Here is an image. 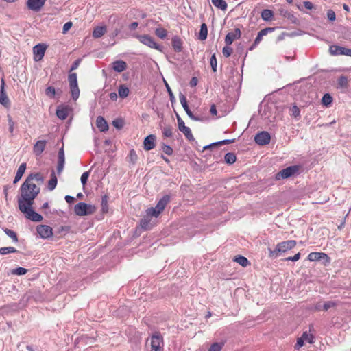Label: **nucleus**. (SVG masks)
I'll return each instance as SVG.
<instances>
[{"label": "nucleus", "instance_id": "nucleus-18", "mask_svg": "<svg viewBox=\"0 0 351 351\" xmlns=\"http://www.w3.org/2000/svg\"><path fill=\"white\" fill-rule=\"evenodd\" d=\"M46 143H47L46 141H42V140L38 141L34 145V147H33L34 153L36 156L40 155L45 148Z\"/></svg>", "mask_w": 351, "mask_h": 351}, {"label": "nucleus", "instance_id": "nucleus-26", "mask_svg": "<svg viewBox=\"0 0 351 351\" xmlns=\"http://www.w3.org/2000/svg\"><path fill=\"white\" fill-rule=\"evenodd\" d=\"M211 2L215 7L223 11L227 10L228 5L224 0H211Z\"/></svg>", "mask_w": 351, "mask_h": 351}, {"label": "nucleus", "instance_id": "nucleus-40", "mask_svg": "<svg viewBox=\"0 0 351 351\" xmlns=\"http://www.w3.org/2000/svg\"><path fill=\"white\" fill-rule=\"evenodd\" d=\"M156 35L160 38H165L167 36V31L163 28H157L155 30Z\"/></svg>", "mask_w": 351, "mask_h": 351}, {"label": "nucleus", "instance_id": "nucleus-58", "mask_svg": "<svg viewBox=\"0 0 351 351\" xmlns=\"http://www.w3.org/2000/svg\"><path fill=\"white\" fill-rule=\"evenodd\" d=\"M292 115L295 117H300V110L299 108L296 106H294L293 108H292Z\"/></svg>", "mask_w": 351, "mask_h": 351}, {"label": "nucleus", "instance_id": "nucleus-64", "mask_svg": "<svg viewBox=\"0 0 351 351\" xmlns=\"http://www.w3.org/2000/svg\"><path fill=\"white\" fill-rule=\"evenodd\" d=\"M65 200L67 203L71 204L75 200V198L73 196L71 195H66L65 196Z\"/></svg>", "mask_w": 351, "mask_h": 351}, {"label": "nucleus", "instance_id": "nucleus-3", "mask_svg": "<svg viewBox=\"0 0 351 351\" xmlns=\"http://www.w3.org/2000/svg\"><path fill=\"white\" fill-rule=\"evenodd\" d=\"M169 201V197L165 195L162 197L160 200L157 203L155 208H149L146 210L147 214L152 217H158L160 214L164 210L165 206Z\"/></svg>", "mask_w": 351, "mask_h": 351}, {"label": "nucleus", "instance_id": "nucleus-8", "mask_svg": "<svg viewBox=\"0 0 351 351\" xmlns=\"http://www.w3.org/2000/svg\"><path fill=\"white\" fill-rule=\"evenodd\" d=\"M308 259L310 261H324V265H327L330 262V258L328 256L323 252H311L308 256Z\"/></svg>", "mask_w": 351, "mask_h": 351}, {"label": "nucleus", "instance_id": "nucleus-22", "mask_svg": "<svg viewBox=\"0 0 351 351\" xmlns=\"http://www.w3.org/2000/svg\"><path fill=\"white\" fill-rule=\"evenodd\" d=\"M106 31L107 29L105 25L97 26L93 29V36L95 38H100L106 32Z\"/></svg>", "mask_w": 351, "mask_h": 351}, {"label": "nucleus", "instance_id": "nucleus-62", "mask_svg": "<svg viewBox=\"0 0 351 351\" xmlns=\"http://www.w3.org/2000/svg\"><path fill=\"white\" fill-rule=\"evenodd\" d=\"M303 4L305 8H306L307 10H312L314 8L313 3L308 1H304Z\"/></svg>", "mask_w": 351, "mask_h": 351}, {"label": "nucleus", "instance_id": "nucleus-16", "mask_svg": "<svg viewBox=\"0 0 351 351\" xmlns=\"http://www.w3.org/2000/svg\"><path fill=\"white\" fill-rule=\"evenodd\" d=\"M156 136L154 134L148 135L143 141L144 149L147 151L151 150L155 147Z\"/></svg>", "mask_w": 351, "mask_h": 351}, {"label": "nucleus", "instance_id": "nucleus-52", "mask_svg": "<svg viewBox=\"0 0 351 351\" xmlns=\"http://www.w3.org/2000/svg\"><path fill=\"white\" fill-rule=\"evenodd\" d=\"M8 121L9 125V131L10 133H12L14 131V122L12 120V117L9 115L8 116Z\"/></svg>", "mask_w": 351, "mask_h": 351}, {"label": "nucleus", "instance_id": "nucleus-37", "mask_svg": "<svg viewBox=\"0 0 351 351\" xmlns=\"http://www.w3.org/2000/svg\"><path fill=\"white\" fill-rule=\"evenodd\" d=\"M26 179L30 180V183H34V180L43 182L44 180L43 177L40 173L30 174Z\"/></svg>", "mask_w": 351, "mask_h": 351}, {"label": "nucleus", "instance_id": "nucleus-15", "mask_svg": "<svg viewBox=\"0 0 351 351\" xmlns=\"http://www.w3.org/2000/svg\"><path fill=\"white\" fill-rule=\"evenodd\" d=\"M5 82L3 80H1V90H0V104L5 107L10 106V100L6 95L4 89Z\"/></svg>", "mask_w": 351, "mask_h": 351}, {"label": "nucleus", "instance_id": "nucleus-43", "mask_svg": "<svg viewBox=\"0 0 351 351\" xmlns=\"http://www.w3.org/2000/svg\"><path fill=\"white\" fill-rule=\"evenodd\" d=\"M69 86L77 84L76 73H71L69 75Z\"/></svg>", "mask_w": 351, "mask_h": 351}, {"label": "nucleus", "instance_id": "nucleus-46", "mask_svg": "<svg viewBox=\"0 0 351 351\" xmlns=\"http://www.w3.org/2000/svg\"><path fill=\"white\" fill-rule=\"evenodd\" d=\"M162 134L166 137H171L172 136V128L170 126H166L162 130Z\"/></svg>", "mask_w": 351, "mask_h": 351}, {"label": "nucleus", "instance_id": "nucleus-55", "mask_svg": "<svg viewBox=\"0 0 351 351\" xmlns=\"http://www.w3.org/2000/svg\"><path fill=\"white\" fill-rule=\"evenodd\" d=\"M73 24L71 22L66 23L62 28V33L66 34L72 27Z\"/></svg>", "mask_w": 351, "mask_h": 351}, {"label": "nucleus", "instance_id": "nucleus-10", "mask_svg": "<svg viewBox=\"0 0 351 351\" xmlns=\"http://www.w3.org/2000/svg\"><path fill=\"white\" fill-rule=\"evenodd\" d=\"M177 119L179 130L185 135L187 139L189 141L194 140L191 129L185 125L184 122L178 115H177Z\"/></svg>", "mask_w": 351, "mask_h": 351}, {"label": "nucleus", "instance_id": "nucleus-38", "mask_svg": "<svg viewBox=\"0 0 351 351\" xmlns=\"http://www.w3.org/2000/svg\"><path fill=\"white\" fill-rule=\"evenodd\" d=\"M16 252V250L13 247H4L0 248V254L2 255H5L10 253H14Z\"/></svg>", "mask_w": 351, "mask_h": 351}, {"label": "nucleus", "instance_id": "nucleus-11", "mask_svg": "<svg viewBox=\"0 0 351 351\" xmlns=\"http://www.w3.org/2000/svg\"><path fill=\"white\" fill-rule=\"evenodd\" d=\"M36 230L40 237L43 239H47L53 235L52 228L47 225H39L36 228Z\"/></svg>", "mask_w": 351, "mask_h": 351}, {"label": "nucleus", "instance_id": "nucleus-19", "mask_svg": "<svg viewBox=\"0 0 351 351\" xmlns=\"http://www.w3.org/2000/svg\"><path fill=\"white\" fill-rule=\"evenodd\" d=\"M70 108L68 106H58L56 110V115L62 120H64L69 114Z\"/></svg>", "mask_w": 351, "mask_h": 351}, {"label": "nucleus", "instance_id": "nucleus-63", "mask_svg": "<svg viewBox=\"0 0 351 351\" xmlns=\"http://www.w3.org/2000/svg\"><path fill=\"white\" fill-rule=\"evenodd\" d=\"M58 161H64V153L63 148H61L58 152Z\"/></svg>", "mask_w": 351, "mask_h": 351}, {"label": "nucleus", "instance_id": "nucleus-51", "mask_svg": "<svg viewBox=\"0 0 351 351\" xmlns=\"http://www.w3.org/2000/svg\"><path fill=\"white\" fill-rule=\"evenodd\" d=\"M179 99H180V104L182 106V107H186V106L188 105L187 101H186V98L184 94H182V93L179 94Z\"/></svg>", "mask_w": 351, "mask_h": 351}, {"label": "nucleus", "instance_id": "nucleus-2", "mask_svg": "<svg viewBox=\"0 0 351 351\" xmlns=\"http://www.w3.org/2000/svg\"><path fill=\"white\" fill-rule=\"evenodd\" d=\"M295 245L296 241L294 240L280 242L276 245L274 250H269V255L270 257H277L278 253H285L288 250L293 249Z\"/></svg>", "mask_w": 351, "mask_h": 351}, {"label": "nucleus", "instance_id": "nucleus-44", "mask_svg": "<svg viewBox=\"0 0 351 351\" xmlns=\"http://www.w3.org/2000/svg\"><path fill=\"white\" fill-rule=\"evenodd\" d=\"M27 271V270L23 267H18L12 270V274L21 276L25 274Z\"/></svg>", "mask_w": 351, "mask_h": 351}, {"label": "nucleus", "instance_id": "nucleus-61", "mask_svg": "<svg viewBox=\"0 0 351 351\" xmlns=\"http://www.w3.org/2000/svg\"><path fill=\"white\" fill-rule=\"evenodd\" d=\"M304 341H303V339L302 337H300L297 340V343H296V344L295 346V348H297V349L300 348H301L302 346H304Z\"/></svg>", "mask_w": 351, "mask_h": 351}, {"label": "nucleus", "instance_id": "nucleus-24", "mask_svg": "<svg viewBox=\"0 0 351 351\" xmlns=\"http://www.w3.org/2000/svg\"><path fill=\"white\" fill-rule=\"evenodd\" d=\"M172 45L175 51H181L182 49V41L178 36H174L172 38Z\"/></svg>", "mask_w": 351, "mask_h": 351}, {"label": "nucleus", "instance_id": "nucleus-1", "mask_svg": "<svg viewBox=\"0 0 351 351\" xmlns=\"http://www.w3.org/2000/svg\"><path fill=\"white\" fill-rule=\"evenodd\" d=\"M39 193L40 187L35 183H30L29 179H26L20 188L18 197L19 210L27 219L36 222L43 220V217L33 209L34 199Z\"/></svg>", "mask_w": 351, "mask_h": 351}, {"label": "nucleus", "instance_id": "nucleus-17", "mask_svg": "<svg viewBox=\"0 0 351 351\" xmlns=\"http://www.w3.org/2000/svg\"><path fill=\"white\" fill-rule=\"evenodd\" d=\"M274 30V28H273V27H267V28H265V29L261 30L258 33V35L254 40V43L253 45V46L251 47V49L261 41V40L264 36H266L269 32H272Z\"/></svg>", "mask_w": 351, "mask_h": 351}, {"label": "nucleus", "instance_id": "nucleus-23", "mask_svg": "<svg viewBox=\"0 0 351 351\" xmlns=\"http://www.w3.org/2000/svg\"><path fill=\"white\" fill-rule=\"evenodd\" d=\"M25 169H26V164L25 163H22L19 166V167L18 168L14 180V184H16V182H18L21 180V178H22L23 175L25 173Z\"/></svg>", "mask_w": 351, "mask_h": 351}, {"label": "nucleus", "instance_id": "nucleus-4", "mask_svg": "<svg viewBox=\"0 0 351 351\" xmlns=\"http://www.w3.org/2000/svg\"><path fill=\"white\" fill-rule=\"evenodd\" d=\"M96 211V207L92 204L80 202L74 206V213L77 216H86L93 214Z\"/></svg>", "mask_w": 351, "mask_h": 351}, {"label": "nucleus", "instance_id": "nucleus-48", "mask_svg": "<svg viewBox=\"0 0 351 351\" xmlns=\"http://www.w3.org/2000/svg\"><path fill=\"white\" fill-rule=\"evenodd\" d=\"M338 83L341 87H346L348 85V80L346 76H341L338 80Z\"/></svg>", "mask_w": 351, "mask_h": 351}, {"label": "nucleus", "instance_id": "nucleus-60", "mask_svg": "<svg viewBox=\"0 0 351 351\" xmlns=\"http://www.w3.org/2000/svg\"><path fill=\"white\" fill-rule=\"evenodd\" d=\"M64 161H58V167H57V171L58 174H60L64 169Z\"/></svg>", "mask_w": 351, "mask_h": 351}, {"label": "nucleus", "instance_id": "nucleus-56", "mask_svg": "<svg viewBox=\"0 0 351 351\" xmlns=\"http://www.w3.org/2000/svg\"><path fill=\"white\" fill-rule=\"evenodd\" d=\"M183 108L184 109V110H185L186 113L187 114V115H188V116H189L191 119H193V120H197V118H195V117L193 116V114L192 112L190 110V109H189V108L188 105L186 106V107H183Z\"/></svg>", "mask_w": 351, "mask_h": 351}, {"label": "nucleus", "instance_id": "nucleus-27", "mask_svg": "<svg viewBox=\"0 0 351 351\" xmlns=\"http://www.w3.org/2000/svg\"><path fill=\"white\" fill-rule=\"evenodd\" d=\"M261 18L265 21H271L274 16V13L271 10L265 9L261 12Z\"/></svg>", "mask_w": 351, "mask_h": 351}, {"label": "nucleus", "instance_id": "nucleus-50", "mask_svg": "<svg viewBox=\"0 0 351 351\" xmlns=\"http://www.w3.org/2000/svg\"><path fill=\"white\" fill-rule=\"evenodd\" d=\"M88 176H89L88 171H86V172L83 173L82 175L81 176L80 180H81L82 184L84 186L86 184Z\"/></svg>", "mask_w": 351, "mask_h": 351}, {"label": "nucleus", "instance_id": "nucleus-13", "mask_svg": "<svg viewBox=\"0 0 351 351\" xmlns=\"http://www.w3.org/2000/svg\"><path fill=\"white\" fill-rule=\"evenodd\" d=\"M46 0H27V8L34 12H38L41 10L45 3Z\"/></svg>", "mask_w": 351, "mask_h": 351}, {"label": "nucleus", "instance_id": "nucleus-45", "mask_svg": "<svg viewBox=\"0 0 351 351\" xmlns=\"http://www.w3.org/2000/svg\"><path fill=\"white\" fill-rule=\"evenodd\" d=\"M210 66L212 67V69L214 72L216 71L217 70V58L215 57V55L213 54L211 58H210Z\"/></svg>", "mask_w": 351, "mask_h": 351}, {"label": "nucleus", "instance_id": "nucleus-32", "mask_svg": "<svg viewBox=\"0 0 351 351\" xmlns=\"http://www.w3.org/2000/svg\"><path fill=\"white\" fill-rule=\"evenodd\" d=\"M129 92L130 90L128 88L124 85L120 86L118 90L119 95L121 98L127 97L128 96Z\"/></svg>", "mask_w": 351, "mask_h": 351}, {"label": "nucleus", "instance_id": "nucleus-34", "mask_svg": "<svg viewBox=\"0 0 351 351\" xmlns=\"http://www.w3.org/2000/svg\"><path fill=\"white\" fill-rule=\"evenodd\" d=\"M51 176V178L48 182V188L50 191H52L56 188V186L57 185V178H56L54 171L52 172Z\"/></svg>", "mask_w": 351, "mask_h": 351}, {"label": "nucleus", "instance_id": "nucleus-9", "mask_svg": "<svg viewBox=\"0 0 351 351\" xmlns=\"http://www.w3.org/2000/svg\"><path fill=\"white\" fill-rule=\"evenodd\" d=\"M270 134L269 132L265 131L258 133L254 137L255 142L260 145L268 144L270 142Z\"/></svg>", "mask_w": 351, "mask_h": 351}, {"label": "nucleus", "instance_id": "nucleus-33", "mask_svg": "<svg viewBox=\"0 0 351 351\" xmlns=\"http://www.w3.org/2000/svg\"><path fill=\"white\" fill-rule=\"evenodd\" d=\"M128 158V162L130 163H131L132 165L136 164V162L138 160V156L134 149H131L130 151Z\"/></svg>", "mask_w": 351, "mask_h": 351}, {"label": "nucleus", "instance_id": "nucleus-14", "mask_svg": "<svg viewBox=\"0 0 351 351\" xmlns=\"http://www.w3.org/2000/svg\"><path fill=\"white\" fill-rule=\"evenodd\" d=\"M241 32L239 28L235 29L234 32H229L225 38V43L227 45H230L232 42L241 37Z\"/></svg>", "mask_w": 351, "mask_h": 351}, {"label": "nucleus", "instance_id": "nucleus-49", "mask_svg": "<svg viewBox=\"0 0 351 351\" xmlns=\"http://www.w3.org/2000/svg\"><path fill=\"white\" fill-rule=\"evenodd\" d=\"M222 52L224 56L229 57L232 52V49L231 47L226 46L223 48Z\"/></svg>", "mask_w": 351, "mask_h": 351}, {"label": "nucleus", "instance_id": "nucleus-6", "mask_svg": "<svg viewBox=\"0 0 351 351\" xmlns=\"http://www.w3.org/2000/svg\"><path fill=\"white\" fill-rule=\"evenodd\" d=\"M299 169V166L297 165L288 167L278 172L276 176V178L277 180H280L290 178L295 174H298Z\"/></svg>", "mask_w": 351, "mask_h": 351}, {"label": "nucleus", "instance_id": "nucleus-59", "mask_svg": "<svg viewBox=\"0 0 351 351\" xmlns=\"http://www.w3.org/2000/svg\"><path fill=\"white\" fill-rule=\"evenodd\" d=\"M300 253L298 252L296 254H295L293 256H289V257L287 258L285 260L286 261H297L300 259Z\"/></svg>", "mask_w": 351, "mask_h": 351}, {"label": "nucleus", "instance_id": "nucleus-7", "mask_svg": "<svg viewBox=\"0 0 351 351\" xmlns=\"http://www.w3.org/2000/svg\"><path fill=\"white\" fill-rule=\"evenodd\" d=\"M151 350L150 351H162L163 346L162 338L158 334L154 335L151 339Z\"/></svg>", "mask_w": 351, "mask_h": 351}, {"label": "nucleus", "instance_id": "nucleus-25", "mask_svg": "<svg viewBox=\"0 0 351 351\" xmlns=\"http://www.w3.org/2000/svg\"><path fill=\"white\" fill-rule=\"evenodd\" d=\"M344 47L338 45H332L329 48V52L332 56L343 55Z\"/></svg>", "mask_w": 351, "mask_h": 351}, {"label": "nucleus", "instance_id": "nucleus-54", "mask_svg": "<svg viewBox=\"0 0 351 351\" xmlns=\"http://www.w3.org/2000/svg\"><path fill=\"white\" fill-rule=\"evenodd\" d=\"M112 125L116 128H118V129H120L123 127V122L122 120L121 119H116L114 121H112Z\"/></svg>", "mask_w": 351, "mask_h": 351}, {"label": "nucleus", "instance_id": "nucleus-35", "mask_svg": "<svg viewBox=\"0 0 351 351\" xmlns=\"http://www.w3.org/2000/svg\"><path fill=\"white\" fill-rule=\"evenodd\" d=\"M70 88H71L72 98L74 100H77L80 96V89L78 88V85L76 84V85L70 86Z\"/></svg>", "mask_w": 351, "mask_h": 351}, {"label": "nucleus", "instance_id": "nucleus-47", "mask_svg": "<svg viewBox=\"0 0 351 351\" xmlns=\"http://www.w3.org/2000/svg\"><path fill=\"white\" fill-rule=\"evenodd\" d=\"M336 306V303L333 301H328L324 304L323 310L328 311L329 308L335 307Z\"/></svg>", "mask_w": 351, "mask_h": 351}, {"label": "nucleus", "instance_id": "nucleus-5", "mask_svg": "<svg viewBox=\"0 0 351 351\" xmlns=\"http://www.w3.org/2000/svg\"><path fill=\"white\" fill-rule=\"evenodd\" d=\"M133 36L136 38L142 44L152 48L157 49L160 51H162V47L156 44L152 37L149 35H139L137 34H133Z\"/></svg>", "mask_w": 351, "mask_h": 351}, {"label": "nucleus", "instance_id": "nucleus-28", "mask_svg": "<svg viewBox=\"0 0 351 351\" xmlns=\"http://www.w3.org/2000/svg\"><path fill=\"white\" fill-rule=\"evenodd\" d=\"M152 217L147 213L141 221V226L144 229H148L150 227V221Z\"/></svg>", "mask_w": 351, "mask_h": 351}, {"label": "nucleus", "instance_id": "nucleus-42", "mask_svg": "<svg viewBox=\"0 0 351 351\" xmlns=\"http://www.w3.org/2000/svg\"><path fill=\"white\" fill-rule=\"evenodd\" d=\"M45 94L50 98H53L56 95V90L53 86H49L45 90Z\"/></svg>", "mask_w": 351, "mask_h": 351}, {"label": "nucleus", "instance_id": "nucleus-12", "mask_svg": "<svg viewBox=\"0 0 351 351\" xmlns=\"http://www.w3.org/2000/svg\"><path fill=\"white\" fill-rule=\"evenodd\" d=\"M46 49L47 47L44 44H38L34 47L33 52L35 61H39L43 58Z\"/></svg>", "mask_w": 351, "mask_h": 351}, {"label": "nucleus", "instance_id": "nucleus-36", "mask_svg": "<svg viewBox=\"0 0 351 351\" xmlns=\"http://www.w3.org/2000/svg\"><path fill=\"white\" fill-rule=\"evenodd\" d=\"M236 156L234 154L229 152L224 156V160L227 164L232 165L236 161Z\"/></svg>", "mask_w": 351, "mask_h": 351}, {"label": "nucleus", "instance_id": "nucleus-53", "mask_svg": "<svg viewBox=\"0 0 351 351\" xmlns=\"http://www.w3.org/2000/svg\"><path fill=\"white\" fill-rule=\"evenodd\" d=\"M327 17H328V20H330L331 21H334L336 19V15H335V12L332 10H328Z\"/></svg>", "mask_w": 351, "mask_h": 351}, {"label": "nucleus", "instance_id": "nucleus-29", "mask_svg": "<svg viewBox=\"0 0 351 351\" xmlns=\"http://www.w3.org/2000/svg\"><path fill=\"white\" fill-rule=\"evenodd\" d=\"M234 261L237 262L243 267H247V265H250L249 261L243 256H238L234 257Z\"/></svg>", "mask_w": 351, "mask_h": 351}, {"label": "nucleus", "instance_id": "nucleus-20", "mask_svg": "<svg viewBox=\"0 0 351 351\" xmlns=\"http://www.w3.org/2000/svg\"><path fill=\"white\" fill-rule=\"evenodd\" d=\"M96 125L101 132H106L108 130V125L106 121L101 116L97 118Z\"/></svg>", "mask_w": 351, "mask_h": 351}, {"label": "nucleus", "instance_id": "nucleus-41", "mask_svg": "<svg viewBox=\"0 0 351 351\" xmlns=\"http://www.w3.org/2000/svg\"><path fill=\"white\" fill-rule=\"evenodd\" d=\"M322 104L324 106H328L332 103V97L329 94H325L322 97Z\"/></svg>", "mask_w": 351, "mask_h": 351}, {"label": "nucleus", "instance_id": "nucleus-30", "mask_svg": "<svg viewBox=\"0 0 351 351\" xmlns=\"http://www.w3.org/2000/svg\"><path fill=\"white\" fill-rule=\"evenodd\" d=\"M301 337L303 339L304 341H306L309 343H314V336L313 334L310 333L308 331H304Z\"/></svg>", "mask_w": 351, "mask_h": 351}, {"label": "nucleus", "instance_id": "nucleus-57", "mask_svg": "<svg viewBox=\"0 0 351 351\" xmlns=\"http://www.w3.org/2000/svg\"><path fill=\"white\" fill-rule=\"evenodd\" d=\"M162 150H163V152H164L166 154H167V155H171V154H172V153H173V149H172V148H171L170 146H169V145H165L162 147Z\"/></svg>", "mask_w": 351, "mask_h": 351}, {"label": "nucleus", "instance_id": "nucleus-31", "mask_svg": "<svg viewBox=\"0 0 351 351\" xmlns=\"http://www.w3.org/2000/svg\"><path fill=\"white\" fill-rule=\"evenodd\" d=\"M207 34H208L207 26L205 23H202L201 25V27H200L199 38L202 40H204L207 37Z\"/></svg>", "mask_w": 351, "mask_h": 351}, {"label": "nucleus", "instance_id": "nucleus-39", "mask_svg": "<svg viewBox=\"0 0 351 351\" xmlns=\"http://www.w3.org/2000/svg\"><path fill=\"white\" fill-rule=\"evenodd\" d=\"M4 232L8 237H10L13 240L14 242L16 243L18 241L16 234L14 231L10 229H5Z\"/></svg>", "mask_w": 351, "mask_h": 351}, {"label": "nucleus", "instance_id": "nucleus-21", "mask_svg": "<svg viewBox=\"0 0 351 351\" xmlns=\"http://www.w3.org/2000/svg\"><path fill=\"white\" fill-rule=\"evenodd\" d=\"M127 64L123 60H117L112 63V69L117 72H122L126 69Z\"/></svg>", "mask_w": 351, "mask_h": 351}]
</instances>
